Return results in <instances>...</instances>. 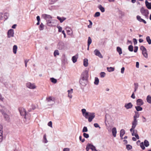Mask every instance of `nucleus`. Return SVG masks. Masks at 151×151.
I'll return each mask as SVG.
<instances>
[{
	"label": "nucleus",
	"mask_w": 151,
	"mask_h": 151,
	"mask_svg": "<svg viewBox=\"0 0 151 151\" xmlns=\"http://www.w3.org/2000/svg\"><path fill=\"white\" fill-rule=\"evenodd\" d=\"M88 76V72L87 70H85L82 73L79 80L81 86H85L86 85Z\"/></svg>",
	"instance_id": "nucleus-1"
},
{
	"label": "nucleus",
	"mask_w": 151,
	"mask_h": 151,
	"mask_svg": "<svg viewBox=\"0 0 151 151\" xmlns=\"http://www.w3.org/2000/svg\"><path fill=\"white\" fill-rule=\"evenodd\" d=\"M83 116L86 118L88 119V121L91 122L95 117V113L94 112H89L86 111L85 109H81Z\"/></svg>",
	"instance_id": "nucleus-2"
},
{
	"label": "nucleus",
	"mask_w": 151,
	"mask_h": 151,
	"mask_svg": "<svg viewBox=\"0 0 151 151\" xmlns=\"http://www.w3.org/2000/svg\"><path fill=\"white\" fill-rule=\"evenodd\" d=\"M19 110L21 115L24 116V118L26 119H29L30 115V114L26 112L25 109L23 108H19Z\"/></svg>",
	"instance_id": "nucleus-3"
},
{
	"label": "nucleus",
	"mask_w": 151,
	"mask_h": 151,
	"mask_svg": "<svg viewBox=\"0 0 151 151\" xmlns=\"http://www.w3.org/2000/svg\"><path fill=\"white\" fill-rule=\"evenodd\" d=\"M0 111L2 115L4 116L7 122H9L10 121V118L9 116L3 109H0Z\"/></svg>",
	"instance_id": "nucleus-4"
},
{
	"label": "nucleus",
	"mask_w": 151,
	"mask_h": 151,
	"mask_svg": "<svg viewBox=\"0 0 151 151\" xmlns=\"http://www.w3.org/2000/svg\"><path fill=\"white\" fill-rule=\"evenodd\" d=\"M140 11L141 13L143 15L145 16L146 17H148L149 14V11L147 9L142 7L141 8Z\"/></svg>",
	"instance_id": "nucleus-5"
},
{
	"label": "nucleus",
	"mask_w": 151,
	"mask_h": 151,
	"mask_svg": "<svg viewBox=\"0 0 151 151\" xmlns=\"http://www.w3.org/2000/svg\"><path fill=\"white\" fill-rule=\"evenodd\" d=\"M26 85L27 88L30 89H34L36 88V86L34 83H32L30 82L27 83Z\"/></svg>",
	"instance_id": "nucleus-6"
},
{
	"label": "nucleus",
	"mask_w": 151,
	"mask_h": 151,
	"mask_svg": "<svg viewBox=\"0 0 151 151\" xmlns=\"http://www.w3.org/2000/svg\"><path fill=\"white\" fill-rule=\"evenodd\" d=\"M87 146L89 149H91L92 151H98V150H96V147L92 144L88 143Z\"/></svg>",
	"instance_id": "nucleus-7"
},
{
	"label": "nucleus",
	"mask_w": 151,
	"mask_h": 151,
	"mask_svg": "<svg viewBox=\"0 0 151 151\" xmlns=\"http://www.w3.org/2000/svg\"><path fill=\"white\" fill-rule=\"evenodd\" d=\"M57 47L60 50L63 49L65 48L64 44L62 42H60L58 43Z\"/></svg>",
	"instance_id": "nucleus-8"
},
{
	"label": "nucleus",
	"mask_w": 151,
	"mask_h": 151,
	"mask_svg": "<svg viewBox=\"0 0 151 151\" xmlns=\"http://www.w3.org/2000/svg\"><path fill=\"white\" fill-rule=\"evenodd\" d=\"M94 52L95 55L98 56L99 57L101 58H103L100 52L98 50H95L94 51Z\"/></svg>",
	"instance_id": "nucleus-9"
},
{
	"label": "nucleus",
	"mask_w": 151,
	"mask_h": 151,
	"mask_svg": "<svg viewBox=\"0 0 151 151\" xmlns=\"http://www.w3.org/2000/svg\"><path fill=\"white\" fill-rule=\"evenodd\" d=\"M42 16L46 20H47L48 19H52V18L51 15L46 14H43L42 15Z\"/></svg>",
	"instance_id": "nucleus-10"
},
{
	"label": "nucleus",
	"mask_w": 151,
	"mask_h": 151,
	"mask_svg": "<svg viewBox=\"0 0 151 151\" xmlns=\"http://www.w3.org/2000/svg\"><path fill=\"white\" fill-rule=\"evenodd\" d=\"M14 34V30L12 29H9L8 32V37L10 38L11 37H13Z\"/></svg>",
	"instance_id": "nucleus-11"
},
{
	"label": "nucleus",
	"mask_w": 151,
	"mask_h": 151,
	"mask_svg": "<svg viewBox=\"0 0 151 151\" xmlns=\"http://www.w3.org/2000/svg\"><path fill=\"white\" fill-rule=\"evenodd\" d=\"M124 107L127 109H131L133 106V105L131 102L126 103L125 104Z\"/></svg>",
	"instance_id": "nucleus-12"
},
{
	"label": "nucleus",
	"mask_w": 151,
	"mask_h": 151,
	"mask_svg": "<svg viewBox=\"0 0 151 151\" xmlns=\"http://www.w3.org/2000/svg\"><path fill=\"white\" fill-rule=\"evenodd\" d=\"M144 104L143 100L141 99H138L136 101V104L137 106H142Z\"/></svg>",
	"instance_id": "nucleus-13"
},
{
	"label": "nucleus",
	"mask_w": 151,
	"mask_h": 151,
	"mask_svg": "<svg viewBox=\"0 0 151 151\" xmlns=\"http://www.w3.org/2000/svg\"><path fill=\"white\" fill-rule=\"evenodd\" d=\"M137 20L140 22H143L144 24H146L147 23L146 22L144 19H142L139 16H137Z\"/></svg>",
	"instance_id": "nucleus-14"
},
{
	"label": "nucleus",
	"mask_w": 151,
	"mask_h": 151,
	"mask_svg": "<svg viewBox=\"0 0 151 151\" xmlns=\"http://www.w3.org/2000/svg\"><path fill=\"white\" fill-rule=\"evenodd\" d=\"M78 58V54H76L75 55L72 57V60L73 63H75L77 61Z\"/></svg>",
	"instance_id": "nucleus-15"
},
{
	"label": "nucleus",
	"mask_w": 151,
	"mask_h": 151,
	"mask_svg": "<svg viewBox=\"0 0 151 151\" xmlns=\"http://www.w3.org/2000/svg\"><path fill=\"white\" fill-rule=\"evenodd\" d=\"M145 4L146 7L148 9H151V3H149L147 0H146Z\"/></svg>",
	"instance_id": "nucleus-16"
},
{
	"label": "nucleus",
	"mask_w": 151,
	"mask_h": 151,
	"mask_svg": "<svg viewBox=\"0 0 151 151\" xmlns=\"http://www.w3.org/2000/svg\"><path fill=\"white\" fill-rule=\"evenodd\" d=\"M113 135L114 137H115L116 136V134L117 133L116 129L115 127H114L112 130Z\"/></svg>",
	"instance_id": "nucleus-17"
},
{
	"label": "nucleus",
	"mask_w": 151,
	"mask_h": 151,
	"mask_svg": "<svg viewBox=\"0 0 151 151\" xmlns=\"http://www.w3.org/2000/svg\"><path fill=\"white\" fill-rule=\"evenodd\" d=\"M137 124V120L133 119V121L132 122V126L135 128Z\"/></svg>",
	"instance_id": "nucleus-18"
},
{
	"label": "nucleus",
	"mask_w": 151,
	"mask_h": 151,
	"mask_svg": "<svg viewBox=\"0 0 151 151\" xmlns=\"http://www.w3.org/2000/svg\"><path fill=\"white\" fill-rule=\"evenodd\" d=\"M57 18L58 20H60V23H62L66 19V18L64 17H60L59 16H57Z\"/></svg>",
	"instance_id": "nucleus-19"
},
{
	"label": "nucleus",
	"mask_w": 151,
	"mask_h": 151,
	"mask_svg": "<svg viewBox=\"0 0 151 151\" xmlns=\"http://www.w3.org/2000/svg\"><path fill=\"white\" fill-rule=\"evenodd\" d=\"M125 133V130L123 129H122L120 131V137L122 139V137Z\"/></svg>",
	"instance_id": "nucleus-20"
},
{
	"label": "nucleus",
	"mask_w": 151,
	"mask_h": 151,
	"mask_svg": "<svg viewBox=\"0 0 151 151\" xmlns=\"http://www.w3.org/2000/svg\"><path fill=\"white\" fill-rule=\"evenodd\" d=\"M98 8L100 10L101 12H105V9L101 5H98Z\"/></svg>",
	"instance_id": "nucleus-21"
},
{
	"label": "nucleus",
	"mask_w": 151,
	"mask_h": 151,
	"mask_svg": "<svg viewBox=\"0 0 151 151\" xmlns=\"http://www.w3.org/2000/svg\"><path fill=\"white\" fill-rule=\"evenodd\" d=\"M88 65V60L86 58H85L83 60V65L84 66L86 67Z\"/></svg>",
	"instance_id": "nucleus-22"
},
{
	"label": "nucleus",
	"mask_w": 151,
	"mask_h": 151,
	"mask_svg": "<svg viewBox=\"0 0 151 151\" xmlns=\"http://www.w3.org/2000/svg\"><path fill=\"white\" fill-rule=\"evenodd\" d=\"M46 99L48 102H51V104H52L54 103V101L52 99V98L51 97H47L46 98Z\"/></svg>",
	"instance_id": "nucleus-23"
},
{
	"label": "nucleus",
	"mask_w": 151,
	"mask_h": 151,
	"mask_svg": "<svg viewBox=\"0 0 151 151\" xmlns=\"http://www.w3.org/2000/svg\"><path fill=\"white\" fill-rule=\"evenodd\" d=\"M142 53L144 57L146 58H148V54L147 52L146 49L145 50L142 52Z\"/></svg>",
	"instance_id": "nucleus-24"
},
{
	"label": "nucleus",
	"mask_w": 151,
	"mask_h": 151,
	"mask_svg": "<svg viewBox=\"0 0 151 151\" xmlns=\"http://www.w3.org/2000/svg\"><path fill=\"white\" fill-rule=\"evenodd\" d=\"M116 50L119 53V55H120L122 54V49L119 47H117L116 48Z\"/></svg>",
	"instance_id": "nucleus-25"
},
{
	"label": "nucleus",
	"mask_w": 151,
	"mask_h": 151,
	"mask_svg": "<svg viewBox=\"0 0 151 151\" xmlns=\"http://www.w3.org/2000/svg\"><path fill=\"white\" fill-rule=\"evenodd\" d=\"M46 21L47 22V25L48 26L51 27L52 26V22L51 20H47ZM52 23H53V22H52Z\"/></svg>",
	"instance_id": "nucleus-26"
},
{
	"label": "nucleus",
	"mask_w": 151,
	"mask_h": 151,
	"mask_svg": "<svg viewBox=\"0 0 151 151\" xmlns=\"http://www.w3.org/2000/svg\"><path fill=\"white\" fill-rule=\"evenodd\" d=\"M135 114L133 116L134 119L137 120V118H139V115L138 114V113L137 112L135 111Z\"/></svg>",
	"instance_id": "nucleus-27"
},
{
	"label": "nucleus",
	"mask_w": 151,
	"mask_h": 151,
	"mask_svg": "<svg viewBox=\"0 0 151 151\" xmlns=\"http://www.w3.org/2000/svg\"><path fill=\"white\" fill-rule=\"evenodd\" d=\"M140 106H135V108L137 111H141L142 110V108Z\"/></svg>",
	"instance_id": "nucleus-28"
},
{
	"label": "nucleus",
	"mask_w": 151,
	"mask_h": 151,
	"mask_svg": "<svg viewBox=\"0 0 151 151\" xmlns=\"http://www.w3.org/2000/svg\"><path fill=\"white\" fill-rule=\"evenodd\" d=\"M43 142L45 143H46L48 142V141L47 140L46 138V134H45L44 135Z\"/></svg>",
	"instance_id": "nucleus-29"
},
{
	"label": "nucleus",
	"mask_w": 151,
	"mask_h": 151,
	"mask_svg": "<svg viewBox=\"0 0 151 151\" xmlns=\"http://www.w3.org/2000/svg\"><path fill=\"white\" fill-rule=\"evenodd\" d=\"M17 47V45H14L13 47V52L14 54L16 53Z\"/></svg>",
	"instance_id": "nucleus-30"
},
{
	"label": "nucleus",
	"mask_w": 151,
	"mask_h": 151,
	"mask_svg": "<svg viewBox=\"0 0 151 151\" xmlns=\"http://www.w3.org/2000/svg\"><path fill=\"white\" fill-rule=\"evenodd\" d=\"M99 80L98 78L97 77L95 78V81L94 82V84L96 85H98L99 84Z\"/></svg>",
	"instance_id": "nucleus-31"
},
{
	"label": "nucleus",
	"mask_w": 151,
	"mask_h": 151,
	"mask_svg": "<svg viewBox=\"0 0 151 151\" xmlns=\"http://www.w3.org/2000/svg\"><path fill=\"white\" fill-rule=\"evenodd\" d=\"M147 101L149 104H151V96L148 95L147 97Z\"/></svg>",
	"instance_id": "nucleus-32"
},
{
	"label": "nucleus",
	"mask_w": 151,
	"mask_h": 151,
	"mask_svg": "<svg viewBox=\"0 0 151 151\" xmlns=\"http://www.w3.org/2000/svg\"><path fill=\"white\" fill-rule=\"evenodd\" d=\"M107 69L109 72H111L114 70V68L112 67H107Z\"/></svg>",
	"instance_id": "nucleus-33"
},
{
	"label": "nucleus",
	"mask_w": 151,
	"mask_h": 151,
	"mask_svg": "<svg viewBox=\"0 0 151 151\" xmlns=\"http://www.w3.org/2000/svg\"><path fill=\"white\" fill-rule=\"evenodd\" d=\"M144 145L146 147H147L149 145V142L146 139L145 140L144 142Z\"/></svg>",
	"instance_id": "nucleus-34"
},
{
	"label": "nucleus",
	"mask_w": 151,
	"mask_h": 151,
	"mask_svg": "<svg viewBox=\"0 0 151 151\" xmlns=\"http://www.w3.org/2000/svg\"><path fill=\"white\" fill-rule=\"evenodd\" d=\"M146 40L149 44L150 45L151 44V40L149 36H147L146 38Z\"/></svg>",
	"instance_id": "nucleus-35"
},
{
	"label": "nucleus",
	"mask_w": 151,
	"mask_h": 151,
	"mask_svg": "<svg viewBox=\"0 0 151 151\" xmlns=\"http://www.w3.org/2000/svg\"><path fill=\"white\" fill-rule=\"evenodd\" d=\"M44 25L42 23H41L39 26V28L40 30V31L43 30L44 29Z\"/></svg>",
	"instance_id": "nucleus-36"
},
{
	"label": "nucleus",
	"mask_w": 151,
	"mask_h": 151,
	"mask_svg": "<svg viewBox=\"0 0 151 151\" xmlns=\"http://www.w3.org/2000/svg\"><path fill=\"white\" fill-rule=\"evenodd\" d=\"M134 92H135L138 88V84L137 83H134Z\"/></svg>",
	"instance_id": "nucleus-37"
},
{
	"label": "nucleus",
	"mask_w": 151,
	"mask_h": 151,
	"mask_svg": "<svg viewBox=\"0 0 151 151\" xmlns=\"http://www.w3.org/2000/svg\"><path fill=\"white\" fill-rule=\"evenodd\" d=\"M92 42V40L91 37H88V45L89 47L90 45L91 44Z\"/></svg>",
	"instance_id": "nucleus-38"
},
{
	"label": "nucleus",
	"mask_w": 151,
	"mask_h": 151,
	"mask_svg": "<svg viewBox=\"0 0 151 151\" xmlns=\"http://www.w3.org/2000/svg\"><path fill=\"white\" fill-rule=\"evenodd\" d=\"M50 80L51 82L54 83H56L57 82V80L53 78H50Z\"/></svg>",
	"instance_id": "nucleus-39"
},
{
	"label": "nucleus",
	"mask_w": 151,
	"mask_h": 151,
	"mask_svg": "<svg viewBox=\"0 0 151 151\" xmlns=\"http://www.w3.org/2000/svg\"><path fill=\"white\" fill-rule=\"evenodd\" d=\"M59 55V53L58 50H55L54 52V55L55 57L57 55Z\"/></svg>",
	"instance_id": "nucleus-40"
},
{
	"label": "nucleus",
	"mask_w": 151,
	"mask_h": 151,
	"mask_svg": "<svg viewBox=\"0 0 151 151\" xmlns=\"http://www.w3.org/2000/svg\"><path fill=\"white\" fill-rule=\"evenodd\" d=\"M129 50L131 52H132L133 50V47L132 45H130L128 47Z\"/></svg>",
	"instance_id": "nucleus-41"
},
{
	"label": "nucleus",
	"mask_w": 151,
	"mask_h": 151,
	"mask_svg": "<svg viewBox=\"0 0 151 151\" xmlns=\"http://www.w3.org/2000/svg\"><path fill=\"white\" fill-rule=\"evenodd\" d=\"M88 130L87 128L86 127H84L82 130V132L85 133V132H88Z\"/></svg>",
	"instance_id": "nucleus-42"
},
{
	"label": "nucleus",
	"mask_w": 151,
	"mask_h": 151,
	"mask_svg": "<svg viewBox=\"0 0 151 151\" xmlns=\"http://www.w3.org/2000/svg\"><path fill=\"white\" fill-rule=\"evenodd\" d=\"M140 146L141 148L144 150H145V147L144 146V143L143 142H142L141 143H140Z\"/></svg>",
	"instance_id": "nucleus-43"
},
{
	"label": "nucleus",
	"mask_w": 151,
	"mask_h": 151,
	"mask_svg": "<svg viewBox=\"0 0 151 151\" xmlns=\"http://www.w3.org/2000/svg\"><path fill=\"white\" fill-rule=\"evenodd\" d=\"M9 15V14L8 13H5L4 14V18L5 19H6L8 18V17Z\"/></svg>",
	"instance_id": "nucleus-44"
},
{
	"label": "nucleus",
	"mask_w": 151,
	"mask_h": 151,
	"mask_svg": "<svg viewBox=\"0 0 151 151\" xmlns=\"http://www.w3.org/2000/svg\"><path fill=\"white\" fill-rule=\"evenodd\" d=\"M126 148L128 150H129L132 148V147L130 145H126Z\"/></svg>",
	"instance_id": "nucleus-45"
},
{
	"label": "nucleus",
	"mask_w": 151,
	"mask_h": 151,
	"mask_svg": "<svg viewBox=\"0 0 151 151\" xmlns=\"http://www.w3.org/2000/svg\"><path fill=\"white\" fill-rule=\"evenodd\" d=\"M100 15V13L99 12H97L95 13L94 16V17H99Z\"/></svg>",
	"instance_id": "nucleus-46"
},
{
	"label": "nucleus",
	"mask_w": 151,
	"mask_h": 151,
	"mask_svg": "<svg viewBox=\"0 0 151 151\" xmlns=\"http://www.w3.org/2000/svg\"><path fill=\"white\" fill-rule=\"evenodd\" d=\"M100 75L101 78H104L105 76L106 73L104 72H101L100 73Z\"/></svg>",
	"instance_id": "nucleus-47"
},
{
	"label": "nucleus",
	"mask_w": 151,
	"mask_h": 151,
	"mask_svg": "<svg viewBox=\"0 0 151 151\" xmlns=\"http://www.w3.org/2000/svg\"><path fill=\"white\" fill-rule=\"evenodd\" d=\"M83 136L84 137H85L86 138H88L89 137V134H88L86 133H83Z\"/></svg>",
	"instance_id": "nucleus-48"
},
{
	"label": "nucleus",
	"mask_w": 151,
	"mask_h": 151,
	"mask_svg": "<svg viewBox=\"0 0 151 151\" xmlns=\"http://www.w3.org/2000/svg\"><path fill=\"white\" fill-rule=\"evenodd\" d=\"M140 49L142 52L143 51L145 50L146 49L144 46H141L140 47Z\"/></svg>",
	"instance_id": "nucleus-49"
},
{
	"label": "nucleus",
	"mask_w": 151,
	"mask_h": 151,
	"mask_svg": "<svg viewBox=\"0 0 151 151\" xmlns=\"http://www.w3.org/2000/svg\"><path fill=\"white\" fill-rule=\"evenodd\" d=\"M0 106L2 108L1 109H3L5 111H7L6 108L5 106L1 105H0Z\"/></svg>",
	"instance_id": "nucleus-50"
},
{
	"label": "nucleus",
	"mask_w": 151,
	"mask_h": 151,
	"mask_svg": "<svg viewBox=\"0 0 151 151\" xmlns=\"http://www.w3.org/2000/svg\"><path fill=\"white\" fill-rule=\"evenodd\" d=\"M3 133V126L0 124V134H2Z\"/></svg>",
	"instance_id": "nucleus-51"
},
{
	"label": "nucleus",
	"mask_w": 151,
	"mask_h": 151,
	"mask_svg": "<svg viewBox=\"0 0 151 151\" xmlns=\"http://www.w3.org/2000/svg\"><path fill=\"white\" fill-rule=\"evenodd\" d=\"M94 126L96 128L99 127V129L101 128L100 127L99 125V124L98 123H94Z\"/></svg>",
	"instance_id": "nucleus-52"
},
{
	"label": "nucleus",
	"mask_w": 151,
	"mask_h": 151,
	"mask_svg": "<svg viewBox=\"0 0 151 151\" xmlns=\"http://www.w3.org/2000/svg\"><path fill=\"white\" fill-rule=\"evenodd\" d=\"M82 136H79V140L82 142H84L85 140V139L84 138H83V139H82Z\"/></svg>",
	"instance_id": "nucleus-53"
},
{
	"label": "nucleus",
	"mask_w": 151,
	"mask_h": 151,
	"mask_svg": "<svg viewBox=\"0 0 151 151\" xmlns=\"http://www.w3.org/2000/svg\"><path fill=\"white\" fill-rule=\"evenodd\" d=\"M57 28L58 29V32H60L62 31V28L60 26H58L57 27Z\"/></svg>",
	"instance_id": "nucleus-54"
},
{
	"label": "nucleus",
	"mask_w": 151,
	"mask_h": 151,
	"mask_svg": "<svg viewBox=\"0 0 151 151\" xmlns=\"http://www.w3.org/2000/svg\"><path fill=\"white\" fill-rule=\"evenodd\" d=\"M138 49V47L137 46H134V52H137Z\"/></svg>",
	"instance_id": "nucleus-55"
},
{
	"label": "nucleus",
	"mask_w": 151,
	"mask_h": 151,
	"mask_svg": "<svg viewBox=\"0 0 151 151\" xmlns=\"http://www.w3.org/2000/svg\"><path fill=\"white\" fill-rule=\"evenodd\" d=\"M133 42H134V45L137 44V41L136 39L134 38L133 39Z\"/></svg>",
	"instance_id": "nucleus-56"
},
{
	"label": "nucleus",
	"mask_w": 151,
	"mask_h": 151,
	"mask_svg": "<svg viewBox=\"0 0 151 151\" xmlns=\"http://www.w3.org/2000/svg\"><path fill=\"white\" fill-rule=\"evenodd\" d=\"M135 127L132 126L131 128L130 129V131L131 132H132L134 131Z\"/></svg>",
	"instance_id": "nucleus-57"
},
{
	"label": "nucleus",
	"mask_w": 151,
	"mask_h": 151,
	"mask_svg": "<svg viewBox=\"0 0 151 151\" xmlns=\"http://www.w3.org/2000/svg\"><path fill=\"white\" fill-rule=\"evenodd\" d=\"M3 136L2 134H0V142H1L3 140Z\"/></svg>",
	"instance_id": "nucleus-58"
},
{
	"label": "nucleus",
	"mask_w": 151,
	"mask_h": 151,
	"mask_svg": "<svg viewBox=\"0 0 151 151\" xmlns=\"http://www.w3.org/2000/svg\"><path fill=\"white\" fill-rule=\"evenodd\" d=\"M57 0H50V3L51 4H53L56 2Z\"/></svg>",
	"instance_id": "nucleus-59"
},
{
	"label": "nucleus",
	"mask_w": 151,
	"mask_h": 151,
	"mask_svg": "<svg viewBox=\"0 0 151 151\" xmlns=\"http://www.w3.org/2000/svg\"><path fill=\"white\" fill-rule=\"evenodd\" d=\"M124 68L123 67L121 69V73L122 74H123L124 73Z\"/></svg>",
	"instance_id": "nucleus-60"
},
{
	"label": "nucleus",
	"mask_w": 151,
	"mask_h": 151,
	"mask_svg": "<svg viewBox=\"0 0 151 151\" xmlns=\"http://www.w3.org/2000/svg\"><path fill=\"white\" fill-rule=\"evenodd\" d=\"M48 125L51 127H52V122L51 121L49 122L48 123Z\"/></svg>",
	"instance_id": "nucleus-61"
},
{
	"label": "nucleus",
	"mask_w": 151,
	"mask_h": 151,
	"mask_svg": "<svg viewBox=\"0 0 151 151\" xmlns=\"http://www.w3.org/2000/svg\"><path fill=\"white\" fill-rule=\"evenodd\" d=\"M134 136L136 138H137V139H139V138L137 134H134Z\"/></svg>",
	"instance_id": "nucleus-62"
},
{
	"label": "nucleus",
	"mask_w": 151,
	"mask_h": 151,
	"mask_svg": "<svg viewBox=\"0 0 151 151\" xmlns=\"http://www.w3.org/2000/svg\"><path fill=\"white\" fill-rule=\"evenodd\" d=\"M131 97L133 99H134L135 98V96L134 95V92H133L132 94V95L131 96Z\"/></svg>",
	"instance_id": "nucleus-63"
},
{
	"label": "nucleus",
	"mask_w": 151,
	"mask_h": 151,
	"mask_svg": "<svg viewBox=\"0 0 151 151\" xmlns=\"http://www.w3.org/2000/svg\"><path fill=\"white\" fill-rule=\"evenodd\" d=\"M63 151H70V149L68 148H65L63 149Z\"/></svg>",
	"instance_id": "nucleus-64"
}]
</instances>
